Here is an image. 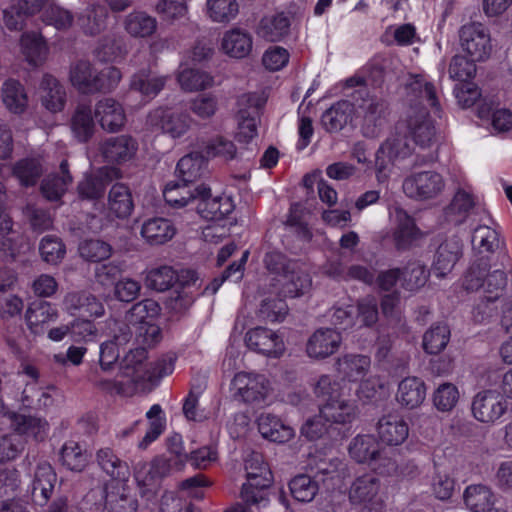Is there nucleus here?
Segmentation results:
<instances>
[{
  "label": "nucleus",
  "instance_id": "1",
  "mask_svg": "<svg viewBox=\"0 0 512 512\" xmlns=\"http://www.w3.org/2000/svg\"><path fill=\"white\" fill-rule=\"evenodd\" d=\"M408 90L415 100H410L406 129L418 147L429 148L435 143L437 133L432 117L439 116L441 111L438 91L425 75L411 77Z\"/></svg>",
  "mask_w": 512,
  "mask_h": 512
},
{
  "label": "nucleus",
  "instance_id": "2",
  "mask_svg": "<svg viewBox=\"0 0 512 512\" xmlns=\"http://www.w3.org/2000/svg\"><path fill=\"white\" fill-rule=\"evenodd\" d=\"M289 276L277 280L267 287L263 294L270 296L261 300L259 315L262 319L278 322L282 321L288 313V307L282 298L300 297L307 293L311 287L310 276L298 266L287 273Z\"/></svg>",
  "mask_w": 512,
  "mask_h": 512
},
{
  "label": "nucleus",
  "instance_id": "3",
  "mask_svg": "<svg viewBox=\"0 0 512 512\" xmlns=\"http://www.w3.org/2000/svg\"><path fill=\"white\" fill-rule=\"evenodd\" d=\"M507 275L501 269L488 270L486 263L473 264L464 275L462 285L467 291L482 288L485 296L473 310L476 322H483L491 317L494 308L491 307L496 300L503 296L507 288Z\"/></svg>",
  "mask_w": 512,
  "mask_h": 512
},
{
  "label": "nucleus",
  "instance_id": "4",
  "mask_svg": "<svg viewBox=\"0 0 512 512\" xmlns=\"http://www.w3.org/2000/svg\"><path fill=\"white\" fill-rule=\"evenodd\" d=\"M367 85L368 79L361 71L343 82V92L354 99L363 100V132L366 136L374 137L385 123L387 108L383 101L369 96Z\"/></svg>",
  "mask_w": 512,
  "mask_h": 512
},
{
  "label": "nucleus",
  "instance_id": "5",
  "mask_svg": "<svg viewBox=\"0 0 512 512\" xmlns=\"http://www.w3.org/2000/svg\"><path fill=\"white\" fill-rule=\"evenodd\" d=\"M407 133L405 123H398L376 152V178L380 184L389 180L396 163L412 154L413 147L408 141Z\"/></svg>",
  "mask_w": 512,
  "mask_h": 512
},
{
  "label": "nucleus",
  "instance_id": "6",
  "mask_svg": "<svg viewBox=\"0 0 512 512\" xmlns=\"http://www.w3.org/2000/svg\"><path fill=\"white\" fill-rule=\"evenodd\" d=\"M247 482L242 485L241 497L247 503L267 506V488L271 483V472L260 453L252 452L244 461Z\"/></svg>",
  "mask_w": 512,
  "mask_h": 512
},
{
  "label": "nucleus",
  "instance_id": "7",
  "mask_svg": "<svg viewBox=\"0 0 512 512\" xmlns=\"http://www.w3.org/2000/svg\"><path fill=\"white\" fill-rule=\"evenodd\" d=\"M230 389L235 398L251 405L266 404L273 392L272 383L266 375L247 371L234 375Z\"/></svg>",
  "mask_w": 512,
  "mask_h": 512
},
{
  "label": "nucleus",
  "instance_id": "8",
  "mask_svg": "<svg viewBox=\"0 0 512 512\" xmlns=\"http://www.w3.org/2000/svg\"><path fill=\"white\" fill-rule=\"evenodd\" d=\"M445 187V178L435 170L412 172L404 178L402 183L403 193L416 201L434 200L442 195Z\"/></svg>",
  "mask_w": 512,
  "mask_h": 512
},
{
  "label": "nucleus",
  "instance_id": "9",
  "mask_svg": "<svg viewBox=\"0 0 512 512\" xmlns=\"http://www.w3.org/2000/svg\"><path fill=\"white\" fill-rule=\"evenodd\" d=\"M267 97L263 92L246 93L238 100V127L236 139L241 143H248L258 134L260 111L264 107Z\"/></svg>",
  "mask_w": 512,
  "mask_h": 512
},
{
  "label": "nucleus",
  "instance_id": "10",
  "mask_svg": "<svg viewBox=\"0 0 512 512\" xmlns=\"http://www.w3.org/2000/svg\"><path fill=\"white\" fill-rule=\"evenodd\" d=\"M380 481L370 473L356 477L350 485L348 496L353 505L364 512H382L383 501L379 496Z\"/></svg>",
  "mask_w": 512,
  "mask_h": 512
},
{
  "label": "nucleus",
  "instance_id": "11",
  "mask_svg": "<svg viewBox=\"0 0 512 512\" xmlns=\"http://www.w3.org/2000/svg\"><path fill=\"white\" fill-rule=\"evenodd\" d=\"M460 45L472 61H485L492 53V42L488 28L482 23L472 22L459 30Z\"/></svg>",
  "mask_w": 512,
  "mask_h": 512
},
{
  "label": "nucleus",
  "instance_id": "12",
  "mask_svg": "<svg viewBox=\"0 0 512 512\" xmlns=\"http://www.w3.org/2000/svg\"><path fill=\"white\" fill-rule=\"evenodd\" d=\"M504 395L497 390H484L477 393L472 401L473 417L485 424L495 423L507 411Z\"/></svg>",
  "mask_w": 512,
  "mask_h": 512
},
{
  "label": "nucleus",
  "instance_id": "13",
  "mask_svg": "<svg viewBox=\"0 0 512 512\" xmlns=\"http://www.w3.org/2000/svg\"><path fill=\"white\" fill-rule=\"evenodd\" d=\"M245 341L249 349L270 358H280L286 350L283 336L266 327L250 329Z\"/></svg>",
  "mask_w": 512,
  "mask_h": 512
},
{
  "label": "nucleus",
  "instance_id": "14",
  "mask_svg": "<svg viewBox=\"0 0 512 512\" xmlns=\"http://www.w3.org/2000/svg\"><path fill=\"white\" fill-rule=\"evenodd\" d=\"M146 124L152 130H159L173 138H178L183 136L190 128L191 118L187 113L175 112L160 107L149 113Z\"/></svg>",
  "mask_w": 512,
  "mask_h": 512
},
{
  "label": "nucleus",
  "instance_id": "15",
  "mask_svg": "<svg viewBox=\"0 0 512 512\" xmlns=\"http://www.w3.org/2000/svg\"><path fill=\"white\" fill-rule=\"evenodd\" d=\"M389 217L394 225L393 240L397 249H408L424 236L414 219L402 208H389Z\"/></svg>",
  "mask_w": 512,
  "mask_h": 512
},
{
  "label": "nucleus",
  "instance_id": "16",
  "mask_svg": "<svg viewBox=\"0 0 512 512\" xmlns=\"http://www.w3.org/2000/svg\"><path fill=\"white\" fill-rule=\"evenodd\" d=\"M196 209L199 215L207 220L219 221L230 214L234 205L226 195H211L210 188L201 185L197 187Z\"/></svg>",
  "mask_w": 512,
  "mask_h": 512
},
{
  "label": "nucleus",
  "instance_id": "17",
  "mask_svg": "<svg viewBox=\"0 0 512 512\" xmlns=\"http://www.w3.org/2000/svg\"><path fill=\"white\" fill-rule=\"evenodd\" d=\"M342 343L341 334L331 328L316 330L306 344L307 355L312 359H325L336 353Z\"/></svg>",
  "mask_w": 512,
  "mask_h": 512
},
{
  "label": "nucleus",
  "instance_id": "18",
  "mask_svg": "<svg viewBox=\"0 0 512 512\" xmlns=\"http://www.w3.org/2000/svg\"><path fill=\"white\" fill-rule=\"evenodd\" d=\"M427 387L424 380L417 376L402 378L395 393V401L406 410L419 408L425 401Z\"/></svg>",
  "mask_w": 512,
  "mask_h": 512
},
{
  "label": "nucleus",
  "instance_id": "19",
  "mask_svg": "<svg viewBox=\"0 0 512 512\" xmlns=\"http://www.w3.org/2000/svg\"><path fill=\"white\" fill-rule=\"evenodd\" d=\"M1 416L9 421L19 436L26 435L42 440L47 434L48 423L44 419L20 415L7 405H2Z\"/></svg>",
  "mask_w": 512,
  "mask_h": 512
},
{
  "label": "nucleus",
  "instance_id": "20",
  "mask_svg": "<svg viewBox=\"0 0 512 512\" xmlns=\"http://www.w3.org/2000/svg\"><path fill=\"white\" fill-rule=\"evenodd\" d=\"M20 53L31 67L42 66L48 59L50 48L40 32L26 31L19 40Z\"/></svg>",
  "mask_w": 512,
  "mask_h": 512
},
{
  "label": "nucleus",
  "instance_id": "21",
  "mask_svg": "<svg viewBox=\"0 0 512 512\" xmlns=\"http://www.w3.org/2000/svg\"><path fill=\"white\" fill-rule=\"evenodd\" d=\"M59 318L58 309L50 302L39 301L29 305L25 313L28 330L35 336L43 335L48 326Z\"/></svg>",
  "mask_w": 512,
  "mask_h": 512
},
{
  "label": "nucleus",
  "instance_id": "22",
  "mask_svg": "<svg viewBox=\"0 0 512 512\" xmlns=\"http://www.w3.org/2000/svg\"><path fill=\"white\" fill-rule=\"evenodd\" d=\"M95 118L107 132L120 131L126 122V114L121 103L113 98H103L95 105Z\"/></svg>",
  "mask_w": 512,
  "mask_h": 512
},
{
  "label": "nucleus",
  "instance_id": "23",
  "mask_svg": "<svg viewBox=\"0 0 512 512\" xmlns=\"http://www.w3.org/2000/svg\"><path fill=\"white\" fill-rule=\"evenodd\" d=\"M167 462L156 459L151 463L138 464L135 470V480L143 496L154 495L160 485L162 477L167 473Z\"/></svg>",
  "mask_w": 512,
  "mask_h": 512
},
{
  "label": "nucleus",
  "instance_id": "24",
  "mask_svg": "<svg viewBox=\"0 0 512 512\" xmlns=\"http://www.w3.org/2000/svg\"><path fill=\"white\" fill-rule=\"evenodd\" d=\"M175 359L172 356L164 357L156 361L153 365L148 366L139 359L137 364L132 368V372L127 369L126 375L130 376L135 384L144 382H155L165 376L170 375L174 371Z\"/></svg>",
  "mask_w": 512,
  "mask_h": 512
},
{
  "label": "nucleus",
  "instance_id": "25",
  "mask_svg": "<svg viewBox=\"0 0 512 512\" xmlns=\"http://www.w3.org/2000/svg\"><path fill=\"white\" fill-rule=\"evenodd\" d=\"M137 150V141L128 135L111 137L101 145V151L105 159L117 164L131 161L135 157Z\"/></svg>",
  "mask_w": 512,
  "mask_h": 512
},
{
  "label": "nucleus",
  "instance_id": "26",
  "mask_svg": "<svg viewBox=\"0 0 512 512\" xmlns=\"http://www.w3.org/2000/svg\"><path fill=\"white\" fill-rule=\"evenodd\" d=\"M177 228L172 220L164 217H152L145 220L140 235L146 243L153 246L163 245L174 238Z\"/></svg>",
  "mask_w": 512,
  "mask_h": 512
},
{
  "label": "nucleus",
  "instance_id": "27",
  "mask_svg": "<svg viewBox=\"0 0 512 512\" xmlns=\"http://www.w3.org/2000/svg\"><path fill=\"white\" fill-rule=\"evenodd\" d=\"M121 177V173L114 167H102L94 174L87 175L78 185V192L82 198L96 199L103 195L106 185L113 179Z\"/></svg>",
  "mask_w": 512,
  "mask_h": 512
},
{
  "label": "nucleus",
  "instance_id": "28",
  "mask_svg": "<svg viewBox=\"0 0 512 512\" xmlns=\"http://www.w3.org/2000/svg\"><path fill=\"white\" fill-rule=\"evenodd\" d=\"M371 368V358L368 355L347 353L336 361V370L342 381L357 382L364 378Z\"/></svg>",
  "mask_w": 512,
  "mask_h": 512
},
{
  "label": "nucleus",
  "instance_id": "29",
  "mask_svg": "<svg viewBox=\"0 0 512 512\" xmlns=\"http://www.w3.org/2000/svg\"><path fill=\"white\" fill-rule=\"evenodd\" d=\"M56 482V474L47 462H40L33 474L30 486L32 500L39 505L45 504L51 496Z\"/></svg>",
  "mask_w": 512,
  "mask_h": 512
},
{
  "label": "nucleus",
  "instance_id": "30",
  "mask_svg": "<svg viewBox=\"0 0 512 512\" xmlns=\"http://www.w3.org/2000/svg\"><path fill=\"white\" fill-rule=\"evenodd\" d=\"M347 450L350 458L357 463L370 464L380 460V444L372 434L356 435L351 439Z\"/></svg>",
  "mask_w": 512,
  "mask_h": 512
},
{
  "label": "nucleus",
  "instance_id": "31",
  "mask_svg": "<svg viewBox=\"0 0 512 512\" xmlns=\"http://www.w3.org/2000/svg\"><path fill=\"white\" fill-rule=\"evenodd\" d=\"M290 31V19L285 13H274L263 16L256 26V35L268 42L284 39Z\"/></svg>",
  "mask_w": 512,
  "mask_h": 512
},
{
  "label": "nucleus",
  "instance_id": "32",
  "mask_svg": "<svg viewBox=\"0 0 512 512\" xmlns=\"http://www.w3.org/2000/svg\"><path fill=\"white\" fill-rule=\"evenodd\" d=\"M461 255L462 244L458 238H451L440 244L432 266L435 276L443 278L449 274Z\"/></svg>",
  "mask_w": 512,
  "mask_h": 512
},
{
  "label": "nucleus",
  "instance_id": "33",
  "mask_svg": "<svg viewBox=\"0 0 512 512\" xmlns=\"http://www.w3.org/2000/svg\"><path fill=\"white\" fill-rule=\"evenodd\" d=\"M380 440L389 446L403 444L409 436V427L405 420L396 415L383 416L377 425Z\"/></svg>",
  "mask_w": 512,
  "mask_h": 512
},
{
  "label": "nucleus",
  "instance_id": "34",
  "mask_svg": "<svg viewBox=\"0 0 512 512\" xmlns=\"http://www.w3.org/2000/svg\"><path fill=\"white\" fill-rule=\"evenodd\" d=\"M463 501L470 512H490L494 509L497 498L489 486L471 484L463 492Z\"/></svg>",
  "mask_w": 512,
  "mask_h": 512
},
{
  "label": "nucleus",
  "instance_id": "35",
  "mask_svg": "<svg viewBox=\"0 0 512 512\" xmlns=\"http://www.w3.org/2000/svg\"><path fill=\"white\" fill-rule=\"evenodd\" d=\"M257 426L263 438L272 442L285 443L295 436L294 429L284 424L280 418L270 413H262L257 418Z\"/></svg>",
  "mask_w": 512,
  "mask_h": 512
},
{
  "label": "nucleus",
  "instance_id": "36",
  "mask_svg": "<svg viewBox=\"0 0 512 512\" xmlns=\"http://www.w3.org/2000/svg\"><path fill=\"white\" fill-rule=\"evenodd\" d=\"M105 509L107 512H136L137 500L129 493L126 483L105 486Z\"/></svg>",
  "mask_w": 512,
  "mask_h": 512
},
{
  "label": "nucleus",
  "instance_id": "37",
  "mask_svg": "<svg viewBox=\"0 0 512 512\" xmlns=\"http://www.w3.org/2000/svg\"><path fill=\"white\" fill-rule=\"evenodd\" d=\"M111 323L117 326L119 333H115L114 340L104 342L100 346L99 364L103 371L111 369L112 365L119 358L118 345L127 343L132 335L129 326L122 325L116 320H110L109 325Z\"/></svg>",
  "mask_w": 512,
  "mask_h": 512
},
{
  "label": "nucleus",
  "instance_id": "38",
  "mask_svg": "<svg viewBox=\"0 0 512 512\" xmlns=\"http://www.w3.org/2000/svg\"><path fill=\"white\" fill-rule=\"evenodd\" d=\"M40 100L42 105L52 113L63 110L66 102V92L55 77L51 75L43 76L40 84Z\"/></svg>",
  "mask_w": 512,
  "mask_h": 512
},
{
  "label": "nucleus",
  "instance_id": "39",
  "mask_svg": "<svg viewBox=\"0 0 512 512\" xmlns=\"http://www.w3.org/2000/svg\"><path fill=\"white\" fill-rule=\"evenodd\" d=\"M97 462L100 468L111 477L114 485L126 483L130 477L129 466L122 461L109 448L100 449L97 452Z\"/></svg>",
  "mask_w": 512,
  "mask_h": 512
},
{
  "label": "nucleus",
  "instance_id": "40",
  "mask_svg": "<svg viewBox=\"0 0 512 512\" xmlns=\"http://www.w3.org/2000/svg\"><path fill=\"white\" fill-rule=\"evenodd\" d=\"M167 80L166 75H160L151 70H141L133 75L130 87L142 96L152 99L164 88Z\"/></svg>",
  "mask_w": 512,
  "mask_h": 512
},
{
  "label": "nucleus",
  "instance_id": "41",
  "mask_svg": "<svg viewBox=\"0 0 512 512\" xmlns=\"http://www.w3.org/2000/svg\"><path fill=\"white\" fill-rule=\"evenodd\" d=\"M221 47L228 56L241 59L251 52L252 38L246 31L233 28L224 33Z\"/></svg>",
  "mask_w": 512,
  "mask_h": 512
},
{
  "label": "nucleus",
  "instance_id": "42",
  "mask_svg": "<svg viewBox=\"0 0 512 512\" xmlns=\"http://www.w3.org/2000/svg\"><path fill=\"white\" fill-rule=\"evenodd\" d=\"M123 27L131 37L148 38L156 32L158 21L144 11H134L125 16Z\"/></svg>",
  "mask_w": 512,
  "mask_h": 512
},
{
  "label": "nucleus",
  "instance_id": "43",
  "mask_svg": "<svg viewBox=\"0 0 512 512\" xmlns=\"http://www.w3.org/2000/svg\"><path fill=\"white\" fill-rule=\"evenodd\" d=\"M321 417L326 422L350 424L357 416V407L347 399L323 403L320 408Z\"/></svg>",
  "mask_w": 512,
  "mask_h": 512
},
{
  "label": "nucleus",
  "instance_id": "44",
  "mask_svg": "<svg viewBox=\"0 0 512 512\" xmlns=\"http://www.w3.org/2000/svg\"><path fill=\"white\" fill-rule=\"evenodd\" d=\"M240 11L238 0H205L206 17L216 24H229L234 21Z\"/></svg>",
  "mask_w": 512,
  "mask_h": 512
},
{
  "label": "nucleus",
  "instance_id": "45",
  "mask_svg": "<svg viewBox=\"0 0 512 512\" xmlns=\"http://www.w3.org/2000/svg\"><path fill=\"white\" fill-rule=\"evenodd\" d=\"M353 111L352 103L346 100L338 101L323 113L322 125L329 132L340 131L352 120Z\"/></svg>",
  "mask_w": 512,
  "mask_h": 512
},
{
  "label": "nucleus",
  "instance_id": "46",
  "mask_svg": "<svg viewBox=\"0 0 512 512\" xmlns=\"http://www.w3.org/2000/svg\"><path fill=\"white\" fill-rule=\"evenodd\" d=\"M264 264L268 274L262 284L261 289L263 291L275 281L281 280L280 277L286 279L289 276L287 273L298 266L296 263L289 261L278 251L268 252L264 258Z\"/></svg>",
  "mask_w": 512,
  "mask_h": 512
},
{
  "label": "nucleus",
  "instance_id": "47",
  "mask_svg": "<svg viewBox=\"0 0 512 512\" xmlns=\"http://www.w3.org/2000/svg\"><path fill=\"white\" fill-rule=\"evenodd\" d=\"M108 209L111 215L119 219H125L131 215L134 203L126 185L118 183L112 186L108 195Z\"/></svg>",
  "mask_w": 512,
  "mask_h": 512
},
{
  "label": "nucleus",
  "instance_id": "48",
  "mask_svg": "<svg viewBox=\"0 0 512 512\" xmlns=\"http://www.w3.org/2000/svg\"><path fill=\"white\" fill-rule=\"evenodd\" d=\"M97 80L98 72L88 61H78L70 68V81L80 92H97Z\"/></svg>",
  "mask_w": 512,
  "mask_h": 512
},
{
  "label": "nucleus",
  "instance_id": "49",
  "mask_svg": "<svg viewBox=\"0 0 512 512\" xmlns=\"http://www.w3.org/2000/svg\"><path fill=\"white\" fill-rule=\"evenodd\" d=\"M163 196L167 204L175 208H181L189 203L197 202V187L179 179L177 182L168 183L165 186Z\"/></svg>",
  "mask_w": 512,
  "mask_h": 512
},
{
  "label": "nucleus",
  "instance_id": "50",
  "mask_svg": "<svg viewBox=\"0 0 512 512\" xmlns=\"http://www.w3.org/2000/svg\"><path fill=\"white\" fill-rule=\"evenodd\" d=\"M60 172L61 176L50 174L45 177L41 183V192L43 196L50 201L59 200L72 182L67 161L64 160L61 162Z\"/></svg>",
  "mask_w": 512,
  "mask_h": 512
},
{
  "label": "nucleus",
  "instance_id": "51",
  "mask_svg": "<svg viewBox=\"0 0 512 512\" xmlns=\"http://www.w3.org/2000/svg\"><path fill=\"white\" fill-rule=\"evenodd\" d=\"M2 100L6 108L14 114L23 113L28 106L25 87L14 79H8L3 83Z\"/></svg>",
  "mask_w": 512,
  "mask_h": 512
},
{
  "label": "nucleus",
  "instance_id": "52",
  "mask_svg": "<svg viewBox=\"0 0 512 512\" xmlns=\"http://www.w3.org/2000/svg\"><path fill=\"white\" fill-rule=\"evenodd\" d=\"M177 81L183 90L189 92L204 90L214 84V78L209 73L189 68L184 63L180 64Z\"/></svg>",
  "mask_w": 512,
  "mask_h": 512
},
{
  "label": "nucleus",
  "instance_id": "53",
  "mask_svg": "<svg viewBox=\"0 0 512 512\" xmlns=\"http://www.w3.org/2000/svg\"><path fill=\"white\" fill-rule=\"evenodd\" d=\"M461 394L458 386L452 382H441L431 395L433 407L442 413L451 412L458 404Z\"/></svg>",
  "mask_w": 512,
  "mask_h": 512
},
{
  "label": "nucleus",
  "instance_id": "54",
  "mask_svg": "<svg viewBox=\"0 0 512 512\" xmlns=\"http://www.w3.org/2000/svg\"><path fill=\"white\" fill-rule=\"evenodd\" d=\"M317 475L327 482L328 487L340 488L348 475V465L339 458L322 460L317 465Z\"/></svg>",
  "mask_w": 512,
  "mask_h": 512
},
{
  "label": "nucleus",
  "instance_id": "55",
  "mask_svg": "<svg viewBox=\"0 0 512 512\" xmlns=\"http://www.w3.org/2000/svg\"><path fill=\"white\" fill-rule=\"evenodd\" d=\"M95 130L91 109L86 105L77 106L71 118V131L80 142L88 141Z\"/></svg>",
  "mask_w": 512,
  "mask_h": 512
},
{
  "label": "nucleus",
  "instance_id": "56",
  "mask_svg": "<svg viewBox=\"0 0 512 512\" xmlns=\"http://www.w3.org/2000/svg\"><path fill=\"white\" fill-rule=\"evenodd\" d=\"M477 210L473 195L466 190H458L448 208V215L455 223H462Z\"/></svg>",
  "mask_w": 512,
  "mask_h": 512
},
{
  "label": "nucleus",
  "instance_id": "57",
  "mask_svg": "<svg viewBox=\"0 0 512 512\" xmlns=\"http://www.w3.org/2000/svg\"><path fill=\"white\" fill-rule=\"evenodd\" d=\"M359 381L355 395L363 403L377 399L388 391V382L381 375H372Z\"/></svg>",
  "mask_w": 512,
  "mask_h": 512
},
{
  "label": "nucleus",
  "instance_id": "58",
  "mask_svg": "<svg viewBox=\"0 0 512 512\" xmlns=\"http://www.w3.org/2000/svg\"><path fill=\"white\" fill-rule=\"evenodd\" d=\"M401 273V287L411 292L423 287L429 277L426 266L419 260L408 262Z\"/></svg>",
  "mask_w": 512,
  "mask_h": 512
},
{
  "label": "nucleus",
  "instance_id": "59",
  "mask_svg": "<svg viewBox=\"0 0 512 512\" xmlns=\"http://www.w3.org/2000/svg\"><path fill=\"white\" fill-rule=\"evenodd\" d=\"M146 417L149 420V428L138 443L140 449H146L152 442L158 439L166 427V417L160 405H152L147 411Z\"/></svg>",
  "mask_w": 512,
  "mask_h": 512
},
{
  "label": "nucleus",
  "instance_id": "60",
  "mask_svg": "<svg viewBox=\"0 0 512 512\" xmlns=\"http://www.w3.org/2000/svg\"><path fill=\"white\" fill-rule=\"evenodd\" d=\"M160 311L161 308L155 300L145 299L134 304L126 318L130 324L138 327L148 322H154Z\"/></svg>",
  "mask_w": 512,
  "mask_h": 512
},
{
  "label": "nucleus",
  "instance_id": "61",
  "mask_svg": "<svg viewBox=\"0 0 512 512\" xmlns=\"http://www.w3.org/2000/svg\"><path fill=\"white\" fill-rule=\"evenodd\" d=\"M343 382L342 379L337 380L330 375H322L314 386V393L324 403L345 399Z\"/></svg>",
  "mask_w": 512,
  "mask_h": 512
},
{
  "label": "nucleus",
  "instance_id": "62",
  "mask_svg": "<svg viewBox=\"0 0 512 512\" xmlns=\"http://www.w3.org/2000/svg\"><path fill=\"white\" fill-rule=\"evenodd\" d=\"M178 287L177 299L183 301L185 305L190 304L196 296L199 295L200 281L197 273L192 269H182L176 274Z\"/></svg>",
  "mask_w": 512,
  "mask_h": 512
},
{
  "label": "nucleus",
  "instance_id": "63",
  "mask_svg": "<svg viewBox=\"0 0 512 512\" xmlns=\"http://www.w3.org/2000/svg\"><path fill=\"white\" fill-rule=\"evenodd\" d=\"M107 10L104 6L92 5L78 18L80 27L86 34L95 35L106 27Z\"/></svg>",
  "mask_w": 512,
  "mask_h": 512
},
{
  "label": "nucleus",
  "instance_id": "64",
  "mask_svg": "<svg viewBox=\"0 0 512 512\" xmlns=\"http://www.w3.org/2000/svg\"><path fill=\"white\" fill-rule=\"evenodd\" d=\"M479 116L490 123L493 134H502L512 131V110L504 107L485 111L481 109Z\"/></svg>",
  "mask_w": 512,
  "mask_h": 512
}]
</instances>
